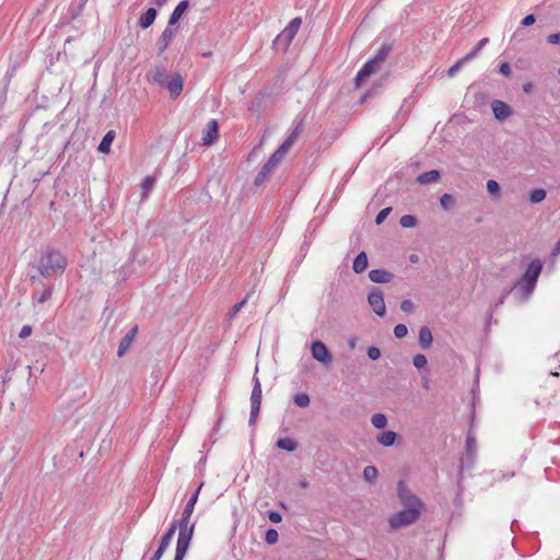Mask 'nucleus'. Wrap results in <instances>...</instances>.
<instances>
[{"label":"nucleus","mask_w":560,"mask_h":560,"mask_svg":"<svg viewBox=\"0 0 560 560\" xmlns=\"http://www.w3.org/2000/svg\"><path fill=\"white\" fill-rule=\"evenodd\" d=\"M67 267L66 257L58 250L48 249L42 253L36 269L39 276L50 278L61 275Z\"/></svg>","instance_id":"f257e3e1"},{"label":"nucleus","mask_w":560,"mask_h":560,"mask_svg":"<svg viewBox=\"0 0 560 560\" xmlns=\"http://www.w3.org/2000/svg\"><path fill=\"white\" fill-rule=\"evenodd\" d=\"M148 79L149 81L166 89L173 100H176L183 91V77L179 73L168 74L163 67H155L151 70L148 73Z\"/></svg>","instance_id":"f03ea898"},{"label":"nucleus","mask_w":560,"mask_h":560,"mask_svg":"<svg viewBox=\"0 0 560 560\" xmlns=\"http://www.w3.org/2000/svg\"><path fill=\"white\" fill-rule=\"evenodd\" d=\"M424 510V506H404L401 511L396 512L388 518V525L392 530H398L415 524Z\"/></svg>","instance_id":"7ed1b4c3"},{"label":"nucleus","mask_w":560,"mask_h":560,"mask_svg":"<svg viewBox=\"0 0 560 560\" xmlns=\"http://www.w3.org/2000/svg\"><path fill=\"white\" fill-rule=\"evenodd\" d=\"M541 270V260L538 258L533 259L522 278L515 283L514 287H520L526 295L530 294L536 287Z\"/></svg>","instance_id":"20e7f679"},{"label":"nucleus","mask_w":560,"mask_h":560,"mask_svg":"<svg viewBox=\"0 0 560 560\" xmlns=\"http://www.w3.org/2000/svg\"><path fill=\"white\" fill-rule=\"evenodd\" d=\"M254 386L250 394V416L248 420V424L252 427L256 423L260 406L262 399V390L259 378L256 376V373L253 377Z\"/></svg>","instance_id":"39448f33"},{"label":"nucleus","mask_w":560,"mask_h":560,"mask_svg":"<svg viewBox=\"0 0 560 560\" xmlns=\"http://www.w3.org/2000/svg\"><path fill=\"white\" fill-rule=\"evenodd\" d=\"M302 20L301 18H294L289 25L277 36L275 39V45L282 46L283 48H287L293 38L295 37L300 26H301Z\"/></svg>","instance_id":"423d86ee"},{"label":"nucleus","mask_w":560,"mask_h":560,"mask_svg":"<svg viewBox=\"0 0 560 560\" xmlns=\"http://www.w3.org/2000/svg\"><path fill=\"white\" fill-rule=\"evenodd\" d=\"M476 439L468 434L466 438L465 453L460 457L459 479L462 478V474L465 468L469 469L472 467L476 457Z\"/></svg>","instance_id":"0eeeda50"},{"label":"nucleus","mask_w":560,"mask_h":560,"mask_svg":"<svg viewBox=\"0 0 560 560\" xmlns=\"http://www.w3.org/2000/svg\"><path fill=\"white\" fill-rule=\"evenodd\" d=\"M397 497L404 506H424V503L411 492L404 481L397 485Z\"/></svg>","instance_id":"6e6552de"},{"label":"nucleus","mask_w":560,"mask_h":560,"mask_svg":"<svg viewBox=\"0 0 560 560\" xmlns=\"http://www.w3.org/2000/svg\"><path fill=\"white\" fill-rule=\"evenodd\" d=\"M368 302L375 314L384 316L386 313V306L384 302V293L380 288H372L368 295Z\"/></svg>","instance_id":"1a4fd4ad"},{"label":"nucleus","mask_w":560,"mask_h":560,"mask_svg":"<svg viewBox=\"0 0 560 560\" xmlns=\"http://www.w3.org/2000/svg\"><path fill=\"white\" fill-rule=\"evenodd\" d=\"M311 350H312L313 358L315 360H317L318 362H322L324 364L331 363L332 355H331L330 351L328 350L327 346L323 341H320V340L313 341Z\"/></svg>","instance_id":"9d476101"},{"label":"nucleus","mask_w":560,"mask_h":560,"mask_svg":"<svg viewBox=\"0 0 560 560\" xmlns=\"http://www.w3.org/2000/svg\"><path fill=\"white\" fill-rule=\"evenodd\" d=\"M381 68L382 66H380L373 58L368 60L355 75V85L359 88L373 73L378 72Z\"/></svg>","instance_id":"9b49d317"},{"label":"nucleus","mask_w":560,"mask_h":560,"mask_svg":"<svg viewBox=\"0 0 560 560\" xmlns=\"http://www.w3.org/2000/svg\"><path fill=\"white\" fill-rule=\"evenodd\" d=\"M177 28H173L171 25L167 24L165 30L162 32L161 36L159 37L156 42L158 47V55L161 56L170 46L171 42L173 40Z\"/></svg>","instance_id":"f8f14e48"},{"label":"nucleus","mask_w":560,"mask_h":560,"mask_svg":"<svg viewBox=\"0 0 560 560\" xmlns=\"http://www.w3.org/2000/svg\"><path fill=\"white\" fill-rule=\"evenodd\" d=\"M491 109L493 112L495 119H498L499 121H504L513 113L511 106L500 100L492 101Z\"/></svg>","instance_id":"ddd939ff"},{"label":"nucleus","mask_w":560,"mask_h":560,"mask_svg":"<svg viewBox=\"0 0 560 560\" xmlns=\"http://www.w3.org/2000/svg\"><path fill=\"white\" fill-rule=\"evenodd\" d=\"M202 144L211 145L219 137V125L215 119L210 120L203 129Z\"/></svg>","instance_id":"4468645a"},{"label":"nucleus","mask_w":560,"mask_h":560,"mask_svg":"<svg viewBox=\"0 0 560 560\" xmlns=\"http://www.w3.org/2000/svg\"><path fill=\"white\" fill-rule=\"evenodd\" d=\"M137 332H138V326L135 325L120 340L119 342V346H118V350H117V355L119 358L124 357L127 351L129 350L131 343L133 342L136 336H137Z\"/></svg>","instance_id":"2eb2a0df"},{"label":"nucleus","mask_w":560,"mask_h":560,"mask_svg":"<svg viewBox=\"0 0 560 560\" xmlns=\"http://www.w3.org/2000/svg\"><path fill=\"white\" fill-rule=\"evenodd\" d=\"M177 528L179 530L177 539L190 542L194 536L195 524L189 525L188 520H179L177 521Z\"/></svg>","instance_id":"dca6fc26"},{"label":"nucleus","mask_w":560,"mask_h":560,"mask_svg":"<svg viewBox=\"0 0 560 560\" xmlns=\"http://www.w3.org/2000/svg\"><path fill=\"white\" fill-rule=\"evenodd\" d=\"M369 278L374 283H387L394 279V275L384 269H373L369 272Z\"/></svg>","instance_id":"f3484780"},{"label":"nucleus","mask_w":560,"mask_h":560,"mask_svg":"<svg viewBox=\"0 0 560 560\" xmlns=\"http://www.w3.org/2000/svg\"><path fill=\"white\" fill-rule=\"evenodd\" d=\"M275 168L276 167L273 165H270L268 162H266L261 166V168L258 172V174L256 175L255 180H254V185L256 187H259V186L264 185L269 179V177L272 174Z\"/></svg>","instance_id":"a211bd4d"},{"label":"nucleus","mask_w":560,"mask_h":560,"mask_svg":"<svg viewBox=\"0 0 560 560\" xmlns=\"http://www.w3.org/2000/svg\"><path fill=\"white\" fill-rule=\"evenodd\" d=\"M294 122H295V126H294L293 130L291 131L289 137L282 142V145L284 148H287L288 150H290L292 148V145L294 144V142L296 141V139L299 138V136L301 135V132L303 131V128H304L303 119H301L299 121L295 120Z\"/></svg>","instance_id":"6ab92c4d"},{"label":"nucleus","mask_w":560,"mask_h":560,"mask_svg":"<svg viewBox=\"0 0 560 560\" xmlns=\"http://www.w3.org/2000/svg\"><path fill=\"white\" fill-rule=\"evenodd\" d=\"M202 486H203V483H200V486L197 488V490L189 498L188 502L186 503V505L184 508V511H183L180 520H188V521L190 520L191 514H192L194 509H195V504L198 501L199 492H200Z\"/></svg>","instance_id":"aec40b11"},{"label":"nucleus","mask_w":560,"mask_h":560,"mask_svg":"<svg viewBox=\"0 0 560 560\" xmlns=\"http://www.w3.org/2000/svg\"><path fill=\"white\" fill-rule=\"evenodd\" d=\"M158 16V11L154 8H149L144 13L141 14L138 24L141 28L145 30L150 27Z\"/></svg>","instance_id":"412c9836"},{"label":"nucleus","mask_w":560,"mask_h":560,"mask_svg":"<svg viewBox=\"0 0 560 560\" xmlns=\"http://www.w3.org/2000/svg\"><path fill=\"white\" fill-rule=\"evenodd\" d=\"M433 336L431 329L428 326H422L419 330V346L425 350L432 346Z\"/></svg>","instance_id":"4be33fe9"},{"label":"nucleus","mask_w":560,"mask_h":560,"mask_svg":"<svg viewBox=\"0 0 560 560\" xmlns=\"http://www.w3.org/2000/svg\"><path fill=\"white\" fill-rule=\"evenodd\" d=\"M188 7H189L188 0L180 1L176 5L174 11L172 12V14L168 19V25H171V26L175 25L178 22V20L182 18V15L186 12Z\"/></svg>","instance_id":"5701e85b"},{"label":"nucleus","mask_w":560,"mask_h":560,"mask_svg":"<svg viewBox=\"0 0 560 560\" xmlns=\"http://www.w3.org/2000/svg\"><path fill=\"white\" fill-rule=\"evenodd\" d=\"M441 178V174L438 170H431L420 174L417 177V183L420 185H428L438 182Z\"/></svg>","instance_id":"b1692460"},{"label":"nucleus","mask_w":560,"mask_h":560,"mask_svg":"<svg viewBox=\"0 0 560 560\" xmlns=\"http://www.w3.org/2000/svg\"><path fill=\"white\" fill-rule=\"evenodd\" d=\"M399 435L394 431H383L377 435V442L383 446H392L396 443Z\"/></svg>","instance_id":"393cba45"},{"label":"nucleus","mask_w":560,"mask_h":560,"mask_svg":"<svg viewBox=\"0 0 560 560\" xmlns=\"http://www.w3.org/2000/svg\"><path fill=\"white\" fill-rule=\"evenodd\" d=\"M369 266L368 255L361 252L353 260L352 269L355 273H362Z\"/></svg>","instance_id":"a878e982"},{"label":"nucleus","mask_w":560,"mask_h":560,"mask_svg":"<svg viewBox=\"0 0 560 560\" xmlns=\"http://www.w3.org/2000/svg\"><path fill=\"white\" fill-rule=\"evenodd\" d=\"M116 137V132L115 130H109L105 133V136L103 137L101 143L98 144V152L101 153H109L110 152V147H112V143L114 141Z\"/></svg>","instance_id":"bb28decb"},{"label":"nucleus","mask_w":560,"mask_h":560,"mask_svg":"<svg viewBox=\"0 0 560 560\" xmlns=\"http://www.w3.org/2000/svg\"><path fill=\"white\" fill-rule=\"evenodd\" d=\"M393 51V45L385 43L381 46V48L377 50L373 59L380 65L383 66L384 61L388 57V55Z\"/></svg>","instance_id":"cd10ccee"},{"label":"nucleus","mask_w":560,"mask_h":560,"mask_svg":"<svg viewBox=\"0 0 560 560\" xmlns=\"http://www.w3.org/2000/svg\"><path fill=\"white\" fill-rule=\"evenodd\" d=\"M177 528V521H173L167 532L162 536L159 547L167 549Z\"/></svg>","instance_id":"c85d7f7f"},{"label":"nucleus","mask_w":560,"mask_h":560,"mask_svg":"<svg viewBox=\"0 0 560 560\" xmlns=\"http://www.w3.org/2000/svg\"><path fill=\"white\" fill-rule=\"evenodd\" d=\"M276 445L277 447L288 452H294L299 446L298 442L291 438H280Z\"/></svg>","instance_id":"c756f323"},{"label":"nucleus","mask_w":560,"mask_h":560,"mask_svg":"<svg viewBox=\"0 0 560 560\" xmlns=\"http://www.w3.org/2000/svg\"><path fill=\"white\" fill-rule=\"evenodd\" d=\"M289 152L287 148L282 144L272 153V155L268 159V163L273 165L275 167L283 160L285 154Z\"/></svg>","instance_id":"7c9ffc66"},{"label":"nucleus","mask_w":560,"mask_h":560,"mask_svg":"<svg viewBox=\"0 0 560 560\" xmlns=\"http://www.w3.org/2000/svg\"><path fill=\"white\" fill-rule=\"evenodd\" d=\"M489 43V38L485 37L480 39L471 51L463 57V61H470L475 59L478 52Z\"/></svg>","instance_id":"2f4dec72"},{"label":"nucleus","mask_w":560,"mask_h":560,"mask_svg":"<svg viewBox=\"0 0 560 560\" xmlns=\"http://www.w3.org/2000/svg\"><path fill=\"white\" fill-rule=\"evenodd\" d=\"M190 542L177 539L174 560H184Z\"/></svg>","instance_id":"473e14b6"},{"label":"nucleus","mask_w":560,"mask_h":560,"mask_svg":"<svg viewBox=\"0 0 560 560\" xmlns=\"http://www.w3.org/2000/svg\"><path fill=\"white\" fill-rule=\"evenodd\" d=\"M294 404L300 408H306L310 406L311 398L306 393H299L293 397Z\"/></svg>","instance_id":"72a5a7b5"},{"label":"nucleus","mask_w":560,"mask_h":560,"mask_svg":"<svg viewBox=\"0 0 560 560\" xmlns=\"http://www.w3.org/2000/svg\"><path fill=\"white\" fill-rule=\"evenodd\" d=\"M547 194H546V190L542 189V188H536V189H533L529 194V201L532 203H539L541 202L542 200H545Z\"/></svg>","instance_id":"f704fd0d"},{"label":"nucleus","mask_w":560,"mask_h":560,"mask_svg":"<svg viewBox=\"0 0 560 560\" xmlns=\"http://www.w3.org/2000/svg\"><path fill=\"white\" fill-rule=\"evenodd\" d=\"M371 423L376 429H384L387 425V417L384 413H374L371 418Z\"/></svg>","instance_id":"c9c22d12"},{"label":"nucleus","mask_w":560,"mask_h":560,"mask_svg":"<svg viewBox=\"0 0 560 560\" xmlns=\"http://www.w3.org/2000/svg\"><path fill=\"white\" fill-rule=\"evenodd\" d=\"M52 294V285H47L43 290V292L39 295L33 296V302H37L39 304L45 303L51 298Z\"/></svg>","instance_id":"e433bc0d"},{"label":"nucleus","mask_w":560,"mask_h":560,"mask_svg":"<svg viewBox=\"0 0 560 560\" xmlns=\"http://www.w3.org/2000/svg\"><path fill=\"white\" fill-rule=\"evenodd\" d=\"M487 190L494 198H499L501 196L500 184L498 182H495L494 179H489L487 182Z\"/></svg>","instance_id":"4c0bfd02"},{"label":"nucleus","mask_w":560,"mask_h":560,"mask_svg":"<svg viewBox=\"0 0 560 560\" xmlns=\"http://www.w3.org/2000/svg\"><path fill=\"white\" fill-rule=\"evenodd\" d=\"M440 205L444 210H450L455 206V198L451 194H443L440 198Z\"/></svg>","instance_id":"58836bf2"},{"label":"nucleus","mask_w":560,"mask_h":560,"mask_svg":"<svg viewBox=\"0 0 560 560\" xmlns=\"http://www.w3.org/2000/svg\"><path fill=\"white\" fill-rule=\"evenodd\" d=\"M378 476V470L374 466H366L363 469V478L369 482H374Z\"/></svg>","instance_id":"ea45409f"},{"label":"nucleus","mask_w":560,"mask_h":560,"mask_svg":"<svg viewBox=\"0 0 560 560\" xmlns=\"http://www.w3.org/2000/svg\"><path fill=\"white\" fill-rule=\"evenodd\" d=\"M399 223L402 228H415L418 224V219L412 214H405L400 218Z\"/></svg>","instance_id":"a19ab883"},{"label":"nucleus","mask_w":560,"mask_h":560,"mask_svg":"<svg viewBox=\"0 0 560 560\" xmlns=\"http://www.w3.org/2000/svg\"><path fill=\"white\" fill-rule=\"evenodd\" d=\"M155 185V178L152 177V176H147L143 178L142 183H141V188L143 190V197H145L151 190L152 188L154 187Z\"/></svg>","instance_id":"79ce46f5"},{"label":"nucleus","mask_w":560,"mask_h":560,"mask_svg":"<svg viewBox=\"0 0 560 560\" xmlns=\"http://www.w3.org/2000/svg\"><path fill=\"white\" fill-rule=\"evenodd\" d=\"M412 363L418 370H421L427 366L428 360L424 354L418 353L412 358Z\"/></svg>","instance_id":"37998d69"},{"label":"nucleus","mask_w":560,"mask_h":560,"mask_svg":"<svg viewBox=\"0 0 560 560\" xmlns=\"http://www.w3.org/2000/svg\"><path fill=\"white\" fill-rule=\"evenodd\" d=\"M387 78H388V74H385L384 77H382V78L380 79V81H378L377 83H375V84H374V88H373V89H371L370 91H368V92L363 95V97L361 98V103H362V102H364L368 97L372 96V95L376 92V89L382 88V86H383V84H384V82L387 80Z\"/></svg>","instance_id":"c03bdc74"},{"label":"nucleus","mask_w":560,"mask_h":560,"mask_svg":"<svg viewBox=\"0 0 560 560\" xmlns=\"http://www.w3.org/2000/svg\"><path fill=\"white\" fill-rule=\"evenodd\" d=\"M278 538H279V534L276 529L273 528H269L266 534H265V541L268 544V545H273L278 541Z\"/></svg>","instance_id":"a18cd8bd"},{"label":"nucleus","mask_w":560,"mask_h":560,"mask_svg":"<svg viewBox=\"0 0 560 560\" xmlns=\"http://www.w3.org/2000/svg\"><path fill=\"white\" fill-rule=\"evenodd\" d=\"M407 334H408V328L405 324H397L394 327V335L396 338L401 339V338L406 337Z\"/></svg>","instance_id":"49530a36"},{"label":"nucleus","mask_w":560,"mask_h":560,"mask_svg":"<svg viewBox=\"0 0 560 560\" xmlns=\"http://www.w3.org/2000/svg\"><path fill=\"white\" fill-rule=\"evenodd\" d=\"M392 212V207H386L384 209H382L377 214H376V218H375V223L377 225L382 224L386 218L388 217V214Z\"/></svg>","instance_id":"de8ad7c7"},{"label":"nucleus","mask_w":560,"mask_h":560,"mask_svg":"<svg viewBox=\"0 0 560 560\" xmlns=\"http://www.w3.org/2000/svg\"><path fill=\"white\" fill-rule=\"evenodd\" d=\"M465 63H467V61H463V57H462L451 68H448L447 75L451 78L454 77L462 69V67Z\"/></svg>","instance_id":"09e8293b"},{"label":"nucleus","mask_w":560,"mask_h":560,"mask_svg":"<svg viewBox=\"0 0 560 560\" xmlns=\"http://www.w3.org/2000/svg\"><path fill=\"white\" fill-rule=\"evenodd\" d=\"M247 299H243L241 302L236 303L231 311L229 312L228 316L230 319H233L236 314L242 310V307L246 304Z\"/></svg>","instance_id":"8fccbe9b"},{"label":"nucleus","mask_w":560,"mask_h":560,"mask_svg":"<svg viewBox=\"0 0 560 560\" xmlns=\"http://www.w3.org/2000/svg\"><path fill=\"white\" fill-rule=\"evenodd\" d=\"M400 310L404 312V313H408V314H411L415 312L416 310V306L413 304V302L411 300H404L401 303H400Z\"/></svg>","instance_id":"3c124183"},{"label":"nucleus","mask_w":560,"mask_h":560,"mask_svg":"<svg viewBox=\"0 0 560 560\" xmlns=\"http://www.w3.org/2000/svg\"><path fill=\"white\" fill-rule=\"evenodd\" d=\"M366 354L371 360L375 361L381 358V350L375 346H371L368 348Z\"/></svg>","instance_id":"603ef678"},{"label":"nucleus","mask_w":560,"mask_h":560,"mask_svg":"<svg viewBox=\"0 0 560 560\" xmlns=\"http://www.w3.org/2000/svg\"><path fill=\"white\" fill-rule=\"evenodd\" d=\"M499 72H500L502 75H504V77L509 78V77L511 75V66H510V63H509V62H506V61L502 62V63L500 65V67H499Z\"/></svg>","instance_id":"864d4df0"},{"label":"nucleus","mask_w":560,"mask_h":560,"mask_svg":"<svg viewBox=\"0 0 560 560\" xmlns=\"http://www.w3.org/2000/svg\"><path fill=\"white\" fill-rule=\"evenodd\" d=\"M32 330H33L32 326H30V325H24V326L21 328V331H20V334H19V337H20V338H22V339H25V338H27V337H30V336H31Z\"/></svg>","instance_id":"5fc2aeb1"},{"label":"nucleus","mask_w":560,"mask_h":560,"mask_svg":"<svg viewBox=\"0 0 560 560\" xmlns=\"http://www.w3.org/2000/svg\"><path fill=\"white\" fill-rule=\"evenodd\" d=\"M268 518L270 522L272 523H280L281 520H282V516L279 512L277 511H269L268 512Z\"/></svg>","instance_id":"6e6d98bb"},{"label":"nucleus","mask_w":560,"mask_h":560,"mask_svg":"<svg viewBox=\"0 0 560 560\" xmlns=\"http://www.w3.org/2000/svg\"><path fill=\"white\" fill-rule=\"evenodd\" d=\"M535 22H536V18H535V15H534V14H528V15H526V16L522 20L521 24H522L523 26H530V25H533Z\"/></svg>","instance_id":"4d7b16f0"},{"label":"nucleus","mask_w":560,"mask_h":560,"mask_svg":"<svg viewBox=\"0 0 560 560\" xmlns=\"http://www.w3.org/2000/svg\"><path fill=\"white\" fill-rule=\"evenodd\" d=\"M547 42L552 45H560V33L550 34L547 37Z\"/></svg>","instance_id":"13d9d810"},{"label":"nucleus","mask_w":560,"mask_h":560,"mask_svg":"<svg viewBox=\"0 0 560 560\" xmlns=\"http://www.w3.org/2000/svg\"><path fill=\"white\" fill-rule=\"evenodd\" d=\"M515 287L513 285L512 288H510L509 290H505L501 298L499 299V301L497 302L495 304V307H498L499 305L503 304L504 303V300L505 298L512 292V290L514 289Z\"/></svg>","instance_id":"bf43d9fd"},{"label":"nucleus","mask_w":560,"mask_h":560,"mask_svg":"<svg viewBox=\"0 0 560 560\" xmlns=\"http://www.w3.org/2000/svg\"><path fill=\"white\" fill-rule=\"evenodd\" d=\"M166 549L162 548V547H158L156 551L154 552V555L151 557L150 560H160L162 558V556L164 555Z\"/></svg>","instance_id":"052dcab7"},{"label":"nucleus","mask_w":560,"mask_h":560,"mask_svg":"<svg viewBox=\"0 0 560 560\" xmlns=\"http://www.w3.org/2000/svg\"><path fill=\"white\" fill-rule=\"evenodd\" d=\"M533 89H534V85L533 83L530 82H527V83H524L523 84V91L526 93V94H529L533 92Z\"/></svg>","instance_id":"680f3d73"},{"label":"nucleus","mask_w":560,"mask_h":560,"mask_svg":"<svg viewBox=\"0 0 560 560\" xmlns=\"http://www.w3.org/2000/svg\"><path fill=\"white\" fill-rule=\"evenodd\" d=\"M168 0H150L151 3L155 4L156 7L161 8L164 4H166Z\"/></svg>","instance_id":"e2e57ef3"},{"label":"nucleus","mask_w":560,"mask_h":560,"mask_svg":"<svg viewBox=\"0 0 560 560\" xmlns=\"http://www.w3.org/2000/svg\"><path fill=\"white\" fill-rule=\"evenodd\" d=\"M560 253V240L557 242V244L555 245L553 249H552V255L556 256Z\"/></svg>","instance_id":"0e129e2a"},{"label":"nucleus","mask_w":560,"mask_h":560,"mask_svg":"<svg viewBox=\"0 0 560 560\" xmlns=\"http://www.w3.org/2000/svg\"><path fill=\"white\" fill-rule=\"evenodd\" d=\"M348 343H349V348L353 350L355 348L357 339L351 338V339H349Z\"/></svg>","instance_id":"69168bd1"},{"label":"nucleus","mask_w":560,"mask_h":560,"mask_svg":"<svg viewBox=\"0 0 560 560\" xmlns=\"http://www.w3.org/2000/svg\"><path fill=\"white\" fill-rule=\"evenodd\" d=\"M409 259L411 262H417L419 258L416 254H412Z\"/></svg>","instance_id":"338daca9"},{"label":"nucleus","mask_w":560,"mask_h":560,"mask_svg":"<svg viewBox=\"0 0 560 560\" xmlns=\"http://www.w3.org/2000/svg\"><path fill=\"white\" fill-rule=\"evenodd\" d=\"M300 486H301V488H304V489H305V488H307V487H308V482H307V481H305V480H304V481H300Z\"/></svg>","instance_id":"774afa93"}]
</instances>
